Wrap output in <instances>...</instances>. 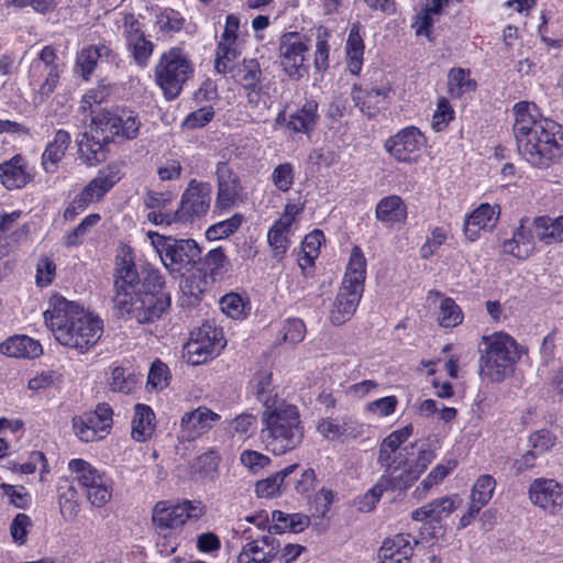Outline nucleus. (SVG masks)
<instances>
[{"instance_id":"obj_1","label":"nucleus","mask_w":563,"mask_h":563,"mask_svg":"<svg viewBox=\"0 0 563 563\" xmlns=\"http://www.w3.org/2000/svg\"><path fill=\"white\" fill-rule=\"evenodd\" d=\"M114 308L121 316L131 314L140 323L158 320L172 305L162 273L152 267L139 273L131 255L117 261L114 269Z\"/></svg>"},{"instance_id":"obj_2","label":"nucleus","mask_w":563,"mask_h":563,"mask_svg":"<svg viewBox=\"0 0 563 563\" xmlns=\"http://www.w3.org/2000/svg\"><path fill=\"white\" fill-rule=\"evenodd\" d=\"M512 133L518 153L532 167L547 169L563 157V128L545 117L530 101H518L512 107Z\"/></svg>"},{"instance_id":"obj_3","label":"nucleus","mask_w":563,"mask_h":563,"mask_svg":"<svg viewBox=\"0 0 563 563\" xmlns=\"http://www.w3.org/2000/svg\"><path fill=\"white\" fill-rule=\"evenodd\" d=\"M43 314L56 341L79 353L88 352L103 333V321L99 317L59 294L51 296Z\"/></svg>"},{"instance_id":"obj_4","label":"nucleus","mask_w":563,"mask_h":563,"mask_svg":"<svg viewBox=\"0 0 563 563\" xmlns=\"http://www.w3.org/2000/svg\"><path fill=\"white\" fill-rule=\"evenodd\" d=\"M261 426V442L273 455H284L296 450L305 438V426L298 406L283 397L265 400Z\"/></svg>"},{"instance_id":"obj_5","label":"nucleus","mask_w":563,"mask_h":563,"mask_svg":"<svg viewBox=\"0 0 563 563\" xmlns=\"http://www.w3.org/2000/svg\"><path fill=\"white\" fill-rule=\"evenodd\" d=\"M481 375L492 383H501L515 373L516 365L528 349L505 331L482 336Z\"/></svg>"},{"instance_id":"obj_6","label":"nucleus","mask_w":563,"mask_h":563,"mask_svg":"<svg viewBox=\"0 0 563 563\" xmlns=\"http://www.w3.org/2000/svg\"><path fill=\"white\" fill-rule=\"evenodd\" d=\"M366 267L367 262L362 249L354 245L351 250L342 285L330 311L332 324L341 325L354 316L364 292Z\"/></svg>"},{"instance_id":"obj_7","label":"nucleus","mask_w":563,"mask_h":563,"mask_svg":"<svg viewBox=\"0 0 563 563\" xmlns=\"http://www.w3.org/2000/svg\"><path fill=\"white\" fill-rule=\"evenodd\" d=\"M195 75L190 54L183 46L164 51L154 66V81L166 100L177 99L188 80Z\"/></svg>"},{"instance_id":"obj_8","label":"nucleus","mask_w":563,"mask_h":563,"mask_svg":"<svg viewBox=\"0 0 563 563\" xmlns=\"http://www.w3.org/2000/svg\"><path fill=\"white\" fill-rule=\"evenodd\" d=\"M142 128L137 111L126 106L100 109L89 123L90 133L104 135L107 142L124 143L139 137Z\"/></svg>"},{"instance_id":"obj_9","label":"nucleus","mask_w":563,"mask_h":563,"mask_svg":"<svg viewBox=\"0 0 563 563\" xmlns=\"http://www.w3.org/2000/svg\"><path fill=\"white\" fill-rule=\"evenodd\" d=\"M147 235L162 263L172 274H181L200 261L201 249L195 240H177L152 231Z\"/></svg>"},{"instance_id":"obj_10","label":"nucleus","mask_w":563,"mask_h":563,"mask_svg":"<svg viewBox=\"0 0 563 563\" xmlns=\"http://www.w3.org/2000/svg\"><path fill=\"white\" fill-rule=\"evenodd\" d=\"M311 37L305 33L291 31L279 38L278 57L283 73L294 81L309 75Z\"/></svg>"},{"instance_id":"obj_11","label":"nucleus","mask_w":563,"mask_h":563,"mask_svg":"<svg viewBox=\"0 0 563 563\" xmlns=\"http://www.w3.org/2000/svg\"><path fill=\"white\" fill-rule=\"evenodd\" d=\"M60 78L57 49L45 45L29 66V86L34 92V102H44L56 89Z\"/></svg>"},{"instance_id":"obj_12","label":"nucleus","mask_w":563,"mask_h":563,"mask_svg":"<svg viewBox=\"0 0 563 563\" xmlns=\"http://www.w3.org/2000/svg\"><path fill=\"white\" fill-rule=\"evenodd\" d=\"M123 173L118 164H108L78 192L65 208L63 218L73 221L92 202H98L122 179Z\"/></svg>"},{"instance_id":"obj_13","label":"nucleus","mask_w":563,"mask_h":563,"mask_svg":"<svg viewBox=\"0 0 563 563\" xmlns=\"http://www.w3.org/2000/svg\"><path fill=\"white\" fill-rule=\"evenodd\" d=\"M68 470L95 507H102L112 497V481L84 459H71Z\"/></svg>"},{"instance_id":"obj_14","label":"nucleus","mask_w":563,"mask_h":563,"mask_svg":"<svg viewBox=\"0 0 563 563\" xmlns=\"http://www.w3.org/2000/svg\"><path fill=\"white\" fill-rule=\"evenodd\" d=\"M205 515L206 506L200 500H161L154 506L152 520L159 530L174 531L188 520H198Z\"/></svg>"},{"instance_id":"obj_15","label":"nucleus","mask_w":563,"mask_h":563,"mask_svg":"<svg viewBox=\"0 0 563 563\" xmlns=\"http://www.w3.org/2000/svg\"><path fill=\"white\" fill-rule=\"evenodd\" d=\"M225 344L221 329L203 323L191 332L189 341L184 345V358L191 365L205 364L218 356Z\"/></svg>"},{"instance_id":"obj_16","label":"nucleus","mask_w":563,"mask_h":563,"mask_svg":"<svg viewBox=\"0 0 563 563\" xmlns=\"http://www.w3.org/2000/svg\"><path fill=\"white\" fill-rule=\"evenodd\" d=\"M73 431L82 442L89 443L104 439L113 424V410L107 402L96 406L93 411L73 418Z\"/></svg>"},{"instance_id":"obj_17","label":"nucleus","mask_w":563,"mask_h":563,"mask_svg":"<svg viewBox=\"0 0 563 563\" xmlns=\"http://www.w3.org/2000/svg\"><path fill=\"white\" fill-rule=\"evenodd\" d=\"M212 186L208 181L191 179L184 190L174 218L179 223H191L205 217L211 205Z\"/></svg>"},{"instance_id":"obj_18","label":"nucleus","mask_w":563,"mask_h":563,"mask_svg":"<svg viewBox=\"0 0 563 563\" xmlns=\"http://www.w3.org/2000/svg\"><path fill=\"white\" fill-rule=\"evenodd\" d=\"M427 144V137L415 125L400 129L390 135L384 143L385 151L398 163L413 164L421 156V151Z\"/></svg>"},{"instance_id":"obj_19","label":"nucleus","mask_w":563,"mask_h":563,"mask_svg":"<svg viewBox=\"0 0 563 563\" xmlns=\"http://www.w3.org/2000/svg\"><path fill=\"white\" fill-rule=\"evenodd\" d=\"M413 433L412 424H407L390 432L379 444L377 463L384 468L383 474L395 476L401 467L408 464L407 448L400 446L408 441Z\"/></svg>"},{"instance_id":"obj_20","label":"nucleus","mask_w":563,"mask_h":563,"mask_svg":"<svg viewBox=\"0 0 563 563\" xmlns=\"http://www.w3.org/2000/svg\"><path fill=\"white\" fill-rule=\"evenodd\" d=\"M217 196L214 202V211L223 213L243 200V186L236 173L228 163L220 162L217 164Z\"/></svg>"},{"instance_id":"obj_21","label":"nucleus","mask_w":563,"mask_h":563,"mask_svg":"<svg viewBox=\"0 0 563 563\" xmlns=\"http://www.w3.org/2000/svg\"><path fill=\"white\" fill-rule=\"evenodd\" d=\"M391 87L389 84L372 85L367 82L354 84L351 97L354 106L366 117L375 118L386 103Z\"/></svg>"},{"instance_id":"obj_22","label":"nucleus","mask_w":563,"mask_h":563,"mask_svg":"<svg viewBox=\"0 0 563 563\" xmlns=\"http://www.w3.org/2000/svg\"><path fill=\"white\" fill-rule=\"evenodd\" d=\"M503 252L517 260H528L537 250L536 235L530 225V218L522 217L514 229L512 235L501 244Z\"/></svg>"},{"instance_id":"obj_23","label":"nucleus","mask_w":563,"mask_h":563,"mask_svg":"<svg viewBox=\"0 0 563 563\" xmlns=\"http://www.w3.org/2000/svg\"><path fill=\"white\" fill-rule=\"evenodd\" d=\"M249 540L236 556V563H271L279 553L280 542L272 534Z\"/></svg>"},{"instance_id":"obj_24","label":"nucleus","mask_w":563,"mask_h":563,"mask_svg":"<svg viewBox=\"0 0 563 563\" xmlns=\"http://www.w3.org/2000/svg\"><path fill=\"white\" fill-rule=\"evenodd\" d=\"M34 179L29 161L22 154L0 163V184L9 191L25 188Z\"/></svg>"},{"instance_id":"obj_25","label":"nucleus","mask_w":563,"mask_h":563,"mask_svg":"<svg viewBox=\"0 0 563 563\" xmlns=\"http://www.w3.org/2000/svg\"><path fill=\"white\" fill-rule=\"evenodd\" d=\"M499 216L500 208L498 205L481 203L465 217L463 224L465 238L474 242L479 239L481 231H493L498 223Z\"/></svg>"},{"instance_id":"obj_26","label":"nucleus","mask_w":563,"mask_h":563,"mask_svg":"<svg viewBox=\"0 0 563 563\" xmlns=\"http://www.w3.org/2000/svg\"><path fill=\"white\" fill-rule=\"evenodd\" d=\"M220 419L221 416L210 408L199 406L184 413L180 421L181 432L187 440H196L208 433Z\"/></svg>"},{"instance_id":"obj_27","label":"nucleus","mask_w":563,"mask_h":563,"mask_svg":"<svg viewBox=\"0 0 563 563\" xmlns=\"http://www.w3.org/2000/svg\"><path fill=\"white\" fill-rule=\"evenodd\" d=\"M529 496L536 506L554 512L563 501V486L554 479L537 478L530 485Z\"/></svg>"},{"instance_id":"obj_28","label":"nucleus","mask_w":563,"mask_h":563,"mask_svg":"<svg viewBox=\"0 0 563 563\" xmlns=\"http://www.w3.org/2000/svg\"><path fill=\"white\" fill-rule=\"evenodd\" d=\"M262 75L261 65L256 58H244L236 69L235 80L244 89L250 103H258Z\"/></svg>"},{"instance_id":"obj_29","label":"nucleus","mask_w":563,"mask_h":563,"mask_svg":"<svg viewBox=\"0 0 563 563\" xmlns=\"http://www.w3.org/2000/svg\"><path fill=\"white\" fill-rule=\"evenodd\" d=\"M435 456V452L427 448L419 450L415 460H408V464L401 467L400 471L393 476L400 486V492H406L412 487L421 474L427 471Z\"/></svg>"},{"instance_id":"obj_30","label":"nucleus","mask_w":563,"mask_h":563,"mask_svg":"<svg viewBox=\"0 0 563 563\" xmlns=\"http://www.w3.org/2000/svg\"><path fill=\"white\" fill-rule=\"evenodd\" d=\"M70 144L71 135L68 131L59 129L54 133L41 156V165L45 173L54 174L58 170L59 163L65 158Z\"/></svg>"},{"instance_id":"obj_31","label":"nucleus","mask_w":563,"mask_h":563,"mask_svg":"<svg viewBox=\"0 0 563 563\" xmlns=\"http://www.w3.org/2000/svg\"><path fill=\"white\" fill-rule=\"evenodd\" d=\"M412 552L411 536L397 533L384 541L378 558L380 563H410Z\"/></svg>"},{"instance_id":"obj_32","label":"nucleus","mask_w":563,"mask_h":563,"mask_svg":"<svg viewBox=\"0 0 563 563\" xmlns=\"http://www.w3.org/2000/svg\"><path fill=\"white\" fill-rule=\"evenodd\" d=\"M375 218L386 227L404 224L408 218V207L400 196L388 195L376 203Z\"/></svg>"},{"instance_id":"obj_33","label":"nucleus","mask_w":563,"mask_h":563,"mask_svg":"<svg viewBox=\"0 0 563 563\" xmlns=\"http://www.w3.org/2000/svg\"><path fill=\"white\" fill-rule=\"evenodd\" d=\"M21 210H14L12 212H0V257L8 256L10 253V243L18 244L23 235L29 233V224L18 227V221L22 217Z\"/></svg>"},{"instance_id":"obj_34","label":"nucleus","mask_w":563,"mask_h":563,"mask_svg":"<svg viewBox=\"0 0 563 563\" xmlns=\"http://www.w3.org/2000/svg\"><path fill=\"white\" fill-rule=\"evenodd\" d=\"M0 353L14 358H35L42 355L43 347L29 335L14 334L0 343Z\"/></svg>"},{"instance_id":"obj_35","label":"nucleus","mask_w":563,"mask_h":563,"mask_svg":"<svg viewBox=\"0 0 563 563\" xmlns=\"http://www.w3.org/2000/svg\"><path fill=\"white\" fill-rule=\"evenodd\" d=\"M325 243V235L322 230L314 229L305 235L297 255V263L303 275L314 268L316 260L320 255V249Z\"/></svg>"},{"instance_id":"obj_36","label":"nucleus","mask_w":563,"mask_h":563,"mask_svg":"<svg viewBox=\"0 0 563 563\" xmlns=\"http://www.w3.org/2000/svg\"><path fill=\"white\" fill-rule=\"evenodd\" d=\"M318 109L319 104L316 100H306L296 112L289 115L286 128L294 133L309 134L319 121Z\"/></svg>"},{"instance_id":"obj_37","label":"nucleus","mask_w":563,"mask_h":563,"mask_svg":"<svg viewBox=\"0 0 563 563\" xmlns=\"http://www.w3.org/2000/svg\"><path fill=\"white\" fill-rule=\"evenodd\" d=\"M156 429V417L153 409L145 404H136L132 419L131 437L136 442H146Z\"/></svg>"},{"instance_id":"obj_38","label":"nucleus","mask_w":563,"mask_h":563,"mask_svg":"<svg viewBox=\"0 0 563 563\" xmlns=\"http://www.w3.org/2000/svg\"><path fill=\"white\" fill-rule=\"evenodd\" d=\"M317 431L327 440L335 441L346 438H357L362 432V427L351 420H344L342 423L331 417L321 418L317 423Z\"/></svg>"},{"instance_id":"obj_39","label":"nucleus","mask_w":563,"mask_h":563,"mask_svg":"<svg viewBox=\"0 0 563 563\" xmlns=\"http://www.w3.org/2000/svg\"><path fill=\"white\" fill-rule=\"evenodd\" d=\"M455 508V499L450 496H443L415 509L411 512V518L415 521H424L430 519L431 521L441 522L442 519L448 518Z\"/></svg>"},{"instance_id":"obj_40","label":"nucleus","mask_w":563,"mask_h":563,"mask_svg":"<svg viewBox=\"0 0 563 563\" xmlns=\"http://www.w3.org/2000/svg\"><path fill=\"white\" fill-rule=\"evenodd\" d=\"M361 25L358 23L353 24L350 29L345 52H346V66L352 75H360L363 62L365 44L361 34Z\"/></svg>"},{"instance_id":"obj_41","label":"nucleus","mask_w":563,"mask_h":563,"mask_svg":"<svg viewBox=\"0 0 563 563\" xmlns=\"http://www.w3.org/2000/svg\"><path fill=\"white\" fill-rule=\"evenodd\" d=\"M299 467L298 463L290 464L275 474L257 481L255 494L258 498H274L279 496L287 486L286 478Z\"/></svg>"},{"instance_id":"obj_42","label":"nucleus","mask_w":563,"mask_h":563,"mask_svg":"<svg viewBox=\"0 0 563 563\" xmlns=\"http://www.w3.org/2000/svg\"><path fill=\"white\" fill-rule=\"evenodd\" d=\"M448 93L453 99H461L465 95L477 90V81L472 78L468 68L452 67L448 73Z\"/></svg>"},{"instance_id":"obj_43","label":"nucleus","mask_w":563,"mask_h":563,"mask_svg":"<svg viewBox=\"0 0 563 563\" xmlns=\"http://www.w3.org/2000/svg\"><path fill=\"white\" fill-rule=\"evenodd\" d=\"M457 461L449 459L443 463L437 464L422 482L415 488L412 496L416 499H422L428 496L430 490L440 485L455 468Z\"/></svg>"},{"instance_id":"obj_44","label":"nucleus","mask_w":563,"mask_h":563,"mask_svg":"<svg viewBox=\"0 0 563 563\" xmlns=\"http://www.w3.org/2000/svg\"><path fill=\"white\" fill-rule=\"evenodd\" d=\"M112 142H107L104 135L85 134L79 145V153L82 161L90 165L96 166L106 161L108 145Z\"/></svg>"},{"instance_id":"obj_45","label":"nucleus","mask_w":563,"mask_h":563,"mask_svg":"<svg viewBox=\"0 0 563 563\" xmlns=\"http://www.w3.org/2000/svg\"><path fill=\"white\" fill-rule=\"evenodd\" d=\"M400 492V486L390 474H382L376 484L358 498L357 508L361 511H372L385 492Z\"/></svg>"},{"instance_id":"obj_46","label":"nucleus","mask_w":563,"mask_h":563,"mask_svg":"<svg viewBox=\"0 0 563 563\" xmlns=\"http://www.w3.org/2000/svg\"><path fill=\"white\" fill-rule=\"evenodd\" d=\"M208 287L207 274L191 273L186 276L180 282L183 302L191 307L197 306L202 300Z\"/></svg>"},{"instance_id":"obj_47","label":"nucleus","mask_w":563,"mask_h":563,"mask_svg":"<svg viewBox=\"0 0 563 563\" xmlns=\"http://www.w3.org/2000/svg\"><path fill=\"white\" fill-rule=\"evenodd\" d=\"M221 311L233 320H244L251 313L250 298L239 292L230 291L219 300Z\"/></svg>"},{"instance_id":"obj_48","label":"nucleus","mask_w":563,"mask_h":563,"mask_svg":"<svg viewBox=\"0 0 563 563\" xmlns=\"http://www.w3.org/2000/svg\"><path fill=\"white\" fill-rule=\"evenodd\" d=\"M203 266L213 282L223 280L231 269V262L225 255L224 247L217 246L210 250L205 256Z\"/></svg>"},{"instance_id":"obj_49","label":"nucleus","mask_w":563,"mask_h":563,"mask_svg":"<svg viewBox=\"0 0 563 563\" xmlns=\"http://www.w3.org/2000/svg\"><path fill=\"white\" fill-rule=\"evenodd\" d=\"M221 457L216 450H209L197 456L191 466V474L202 479H214L218 476Z\"/></svg>"},{"instance_id":"obj_50","label":"nucleus","mask_w":563,"mask_h":563,"mask_svg":"<svg viewBox=\"0 0 563 563\" xmlns=\"http://www.w3.org/2000/svg\"><path fill=\"white\" fill-rule=\"evenodd\" d=\"M291 227L288 222L274 221L273 225L267 232V242L275 257L283 258L287 253L290 245V233Z\"/></svg>"},{"instance_id":"obj_51","label":"nucleus","mask_w":563,"mask_h":563,"mask_svg":"<svg viewBox=\"0 0 563 563\" xmlns=\"http://www.w3.org/2000/svg\"><path fill=\"white\" fill-rule=\"evenodd\" d=\"M58 505L63 516L76 515L78 511V492L74 485V481L68 477H60L57 482Z\"/></svg>"},{"instance_id":"obj_52","label":"nucleus","mask_w":563,"mask_h":563,"mask_svg":"<svg viewBox=\"0 0 563 563\" xmlns=\"http://www.w3.org/2000/svg\"><path fill=\"white\" fill-rule=\"evenodd\" d=\"M530 225L532 227L536 239L544 245L561 243L560 233L556 230V218L538 216L532 220L530 219Z\"/></svg>"},{"instance_id":"obj_53","label":"nucleus","mask_w":563,"mask_h":563,"mask_svg":"<svg viewBox=\"0 0 563 563\" xmlns=\"http://www.w3.org/2000/svg\"><path fill=\"white\" fill-rule=\"evenodd\" d=\"M496 486V479L492 475L478 476L472 486L470 503L483 509L493 498Z\"/></svg>"},{"instance_id":"obj_54","label":"nucleus","mask_w":563,"mask_h":563,"mask_svg":"<svg viewBox=\"0 0 563 563\" xmlns=\"http://www.w3.org/2000/svg\"><path fill=\"white\" fill-rule=\"evenodd\" d=\"M131 60L140 68H146L153 56L155 44L147 37H139L125 44Z\"/></svg>"},{"instance_id":"obj_55","label":"nucleus","mask_w":563,"mask_h":563,"mask_svg":"<svg viewBox=\"0 0 563 563\" xmlns=\"http://www.w3.org/2000/svg\"><path fill=\"white\" fill-rule=\"evenodd\" d=\"M455 118L456 112L451 104V101L446 97H439L431 119V129L435 133L444 132Z\"/></svg>"},{"instance_id":"obj_56","label":"nucleus","mask_w":563,"mask_h":563,"mask_svg":"<svg viewBox=\"0 0 563 563\" xmlns=\"http://www.w3.org/2000/svg\"><path fill=\"white\" fill-rule=\"evenodd\" d=\"M464 320L461 307L451 297H444L439 306L438 322L442 328H455Z\"/></svg>"},{"instance_id":"obj_57","label":"nucleus","mask_w":563,"mask_h":563,"mask_svg":"<svg viewBox=\"0 0 563 563\" xmlns=\"http://www.w3.org/2000/svg\"><path fill=\"white\" fill-rule=\"evenodd\" d=\"M241 55L236 43L219 41L216 51L214 68L219 74H227L231 64Z\"/></svg>"},{"instance_id":"obj_58","label":"nucleus","mask_w":563,"mask_h":563,"mask_svg":"<svg viewBox=\"0 0 563 563\" xmlns=\"http://www.w3.org/2000/svg\"><path fill=\"white\" fill-rule=\"evenodd\" d=\"M253 394L258 401L262 402L263 409H265V400L268 398L280 397L275 386H273V375L271 372H258L252 380Z\"/></svg>"},{"instance_id":"obj_59","label":"nucleus","mask_w":563,"mask_h":563,"mask_svg":"<svg viewBox=\"0 0 563 563\" xmlns=\"http://www.w3.org/2000/svg\"><path fill=\"white\" fill-rule=\"evenodd\" d=\"M242 222L243 216L241 213H235L225 220L210 225L206 231V236L210 241L229 238L240 229Z\"/></svg>"},{"instance_id":"obj_60","label":"nucleus","mask_w":563,"mask_h":563,"mask_svg":"<svg viewBox=\"0 0 563 563\" xmlns=\"http://www.w3.org/2000/svg\"><path fill=\"white\" fill-rule=\"evenodd\" d=\"M185 18L173 8H165L156 15V25L164 34L180 32L185 26Z\"/></svg>"},{"instance_id":"obj_61","label":"nucleus","mask_w":563,"mask_h":563,"mask_svg":"<svg viewBox=\"0 0 563 563\" xmlns=\"http://www.w3.org/2000/svg\"><path fill=\"white\" fill-rule=\"evenodd\" d=\"M32 528L33 520L27 514L19 512L15 515L9 527L10 537L13 543L18 547L25 545L27 543L29 533Z\"/></svg>"},{"instance_id":"obj_62","label":"nucleus","mask_w":563,"mask_h":563,"mask_svg":"<svg viewBox=\"0 0 563 563\" xmlns=\"http://www.w3.org/2000/svg\"><path fill=\"white\" fill-rule=\"evenodd\" d=\"M99 57L93 45H88L81 48L76 57V70L82 77L84 80L88 81L95 71Z\"/></svg>"},{"instance_id":"obj_63","label":"nucleus","mask_w":563,"mask_h":563,"mask_svg":"<svg viewBox=\"0 0 563 563\" xmlns=\"http://www.w3.org/2000/svg\"><path fill=\"white\" fill-rule=\"evenodd\" d=\"M99 213H90L86 216L80 223L68 232L64 238V244L67 247L78 246L82 243L84 238L100 221Z\"/></svg>"},{"instance_id":"obj_64","label":"nucleus","mask_w":563,"mask_h":563,"mask_svg":"<svg viewBox=\"0 0 563 563\" xmlns=\"http://www.w3.org/2000/svg\"><path fill=\"white\" fill-rule=\"evenodd\" d=\"M330 34L328 31L319 32L316 37L313 66L317 71L323 73L330 67Z\"/></svg>"}]
</instances>
